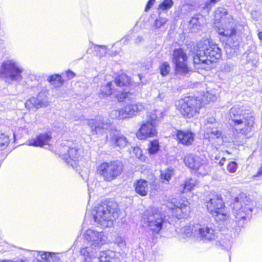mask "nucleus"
I'll return each mask as SVG.
<instances>
[{"label":"nucleus","mask_w":262,"mask_h":262,"mask_svg":"<svg viewBox=\"0 0 262 262\" xmlns=\"http://www.w3.org/2000/svg\"><path fill=\"white\" fill-rule=\"evenodd\" d=\"M221 57V51L218 46L208 39L201 40L198 43L196 55L193 57L194 68L199 70H209L212 62Z\"/></svg>","instance_id":"1"},{"label":"nucleus","mask_w":262,"mask_h":262,"mask_svg":"<svg viewBox=\"0 0 262 262\" xmlns=\"http://www.w3.org/2000/svg\"><path fill=\"white\" fill-rule=\"evenodd\" d=\"M230 124L238 134L247 135L252 130L255 118L243 106L235 105L229 113Z\"/></svg>","instance_id":"2"},{"label":"nucleus","mask_w":262,"mask_h":262,"mask_svg":"<svg viewBox=\"0 0 262 262\" xmlns=\"http://www.w3.org/2000/svg\"><path fill=\"white\" fill-rule=\"evenodd\" d=\"M93 214L95 223L103 228L111 227L118 217L116 205L110 201H104L95 207Z\"/></svg>","instance_id":"3"},{"label":"nucleus","mask_w":262,"mask_h":262,"mask_svg":"<svg viewBox=\"0 0 262 262\" xmlns=\"http://www.w3.org/2000/svg\"><path fill=\"white\" fill-rule=\"evenodd\" d=\"M215 24L219 34L227 37L236 34V24L232 15L223 7L218 8L214 12Z\"/></svg>","instance_id":"4"},{"label":"nucleus","mask_w":262,"mask_h":262,"mask_svg":"<svg viewBox=\"0 0 262 262\" xmlns=\"http://www.w3.org/2000/svg\"><path fill=\"white\" fill-rule=\"evenodd\" d=\"M251 200L245 194L235 198L233 203V214L235 222L239 226H242L251 216L252 209L250 206Z\"/></svg>","instance_id":"5"},{"label":"nucleus","mask_w":262,"mask_h":262,"mask_svg":"<svg viewBox=\"0 0 262 262\" xmlns=\"http://www.w3.org/2000/svg\"><path fill=\"white\" fill-rule=\"evenodd\" d=\"M0 71L6 82L12 84L20 82L23 79L24 68L14 59L5 60L2 63Z\"/></svg>","instance_id":"6"},{"label":"nucleus","mask_w":262,"mask_h":262,"mask_svg":"<svg viewBox=\"0 0 262 262\" xmlns=\"http://www.w3.org/2000/svg\"><path fill=\"white\" fill-rule=\"evenodd\" d=\"M165 221V215L160 209L156 208L146 210L141 220L144 226L148 227L151 231L156 233L162 229Z\"/></svg>","instance_id":"7"},{"label":"nucleus","mask_w":262,"mask_h":262,"mask_svg":"<svg viewBox=\"0 0 262 262\" xmlns=\"http://www.w3.org/2000/svg\"><path fill=\"white\" fill-rule=\"evenodd\" d=\"M175 105L177 109L184 117L191 118L199 114L202 103L196 98L187 97L177 100Z\"/></svg>","instance_id":"8"},{"label":"nucleus","mask_w":262,"mask_h":262,"mask_svg":"<svg viewBox=\"0 0 262 262\" xmlns=\"http://www.w3.org/2000/svg\"><path fill=\"white\" fill-rule=\"evenodd\" d=\"M123 169V165L121 162L112 161L99 165L97 168V173L104 181L110 182L120 175Z\"/></svg>","instance_id":"9"},{"label":"nucleus","mask_w":262,"mask_h":262,"mask_svg":"<svg viewBox=\"0 0 262 262\" xmlns=\"http://www.w3.org/2000/svg\"><path fill=\"white\" fill-rule=\"evenodd\" d=\"M123 108L113 110L110 114L112 119H125L131 118L137 116L140 112L143 111L145 107L143 103L129 101Z\"/></svg>","instance_id":"10"},{"label":"nucleus","mask_w":262,"mask_h":262,"mask_svg":"<svg viewBox=\"0 0 262 262\" xmlns=\"http://www.w3.org/2000/svg\"><path fill=\"white\" fill-rule=\"evenodd\" d=\"M84 243L93 246L94 248L100 249L108 242L107 235L102 231L90 228L84 231L82 234Z\"/></svg>","instance_id":"11"},{"label":"nucleus","mask_w":262,"mask_h":262,"mask_svg":"<svg viewBox=\"0 0 262 262\" xmlns=\"http://www.w3.org/2000/svg\"><path fill=\"white\" fill-rule=\"evenodd\" d=\"M99 249L85 243L80 249V256L85 262H107L106 253L104 251L98 253Z\"/></svg>","instance_id":"12"},{"label":"nucleus","mask_w":262,"mask_h":262,"mask_svg":"<svg viewBox=\"0 0 262 262\" xmlns=\"http://www.w3.org/2000/svg\"><path fill=\"white\" fill-rule=\"evenodd\" d=\"M207 208L216 220H224L228 216L224 207V203L222 198L219 195H214L207 202Z\"/></svg>","instance_id":"13"},{"label":"nucleus","mask_w":262,"mask_h":262,"mask_svg":"<svg viewBox=\"0 0 262 262\" xmlns=\"http://www.w3.org/2000/svg\"><path fill=\"white\" fill-rule=\"evenodd\" d=\"M185 165L190 168L196 171L198 175L204 176L210 170V167L206 164L205 161L198 156L188 155L184 158Z\"/></svg>","instance_id":"14"},{"label":"nucleus","mask_w":262,"mask_h":262,"mask_svg":"<svg viewBox=\"0 0 262 262\" xmlns=\"http://www.w3.org/2000/svg\"><path fill=\"white\" fill-rule=\"evenodd\" d=\"M166 206L172 210L173 215L178 219L185 218L191 212L190 203L187 200H181L177 203L176 199H172L167 201Z\"/></svg>","instance_id":"15"},{"label":"nucleus","mask_w":262,"mask_h":262,"mask_svg":"<svg viewBox=\"0 0 262 262\" xmlns=\"http://www.w3.org/2000/svg\"><path fill=\"white\" fill-rule=\"evenodd\" d=\"M82 148L80 147H63L61 149L60 155L68 165L75 168L76 161L81 156Z\"/></svg>","instance_id":"16"},{"label":"nucleus","mask_w":262,"mask_h":262,"mask_svg":"<svg viewBox=\"0 0 262 262\" xmlns=\"http://www.w3.org/2000/svg\"><path fill=\"white\" fill-rule=\"evenodd\" d=\"M172 61L176 65V71L178 73L186 74L188 72L186 64V53L182 49L175 50L172 54Z\"/></svg>","instance_id":"17"},{"label":"nucleus","mask_w":262,"mask_h":262,"mask_svg":"<svg viewBox=\"0 0 262 262\" xmlns=\"http://www.w3.org/2000/svg\"><path fill=\"white\" fill-rule=\"evenodd\" d=\"M194 228L197 236L205 242L215 240L217 235L214 230L211 227L205 224H195Z\"/></svg>","instance_id":"18"},{"label":"nucleus","mask_w":262,"mask_h":262,"mask_svg":"<svg viewBox=\"0 0 262 262\" xmlns=\"http://www.w3.org/2000/svg\"><path fill=\"white\" fill-rule=\"evenodd\" d=\"M49 102L46 92H41L36 97H33L28 99L25 103V106L30 110L36 111L38 108L47 106Z\"/></svg>","instance_id":"19"},{"label":"nucleus","mask_w":262,"mask_h":262,"mask_svg":"<svg viewBox=\"0 0 262 262\" xmlns=\"http://www.w3.org/2000/svg\"><path fill=\"white\" fill-rule=\"evenodd\" d=\"M157 134V132L153 123L149 122V121H144L136 133V136L139 139L143 140L155 137Z\"/></svg>","instance_id":"20"},{"label":"nucleus","mask_w":262,"mask_h":262,"mask_svg":"<svg viewBox=\"0 0 262 262\" xmlns=\"http://www.w3.org/2000/svg\"><path fill=\"white\" fill-rule=\"evenodd\" d=\"M204 137L205 139H208L209 142L213 143L216 140L217 145H221L224 142L222 132L215 127L207 126L205 129Z\"/></svg>","instance_id":"21"},{"label":"nucleus","mask_w":262,"mask_h":262,"mask_svg":"<svg viewBox=\"0 0 262 262\" xmlns=\"http://www.w3.org/2000/svg\"><path fill=\"white\" fill-rule=\"evenodd\" d=\"M88 125L91 128L93 134L96 135L103 133L110 126L108 123L100 119H90L88 121Z\"/></svg>","instance_id":"22"},{"label":"nucleus","mask_w":262,"mask_h":262,"mask_svg":"<svg viewBox=\"0 0 262 262\" xmlns=\"http://www.w3.org/2000/svg\"><path fill=\"white\" fill-rule=\"evenodd\" d=\"M51 140V135L47 133L40 134L35 138L27 141V144L29 146L42 147L46 145H49Z\"/></svg>","instance_id":"23"},{"label":"nucleus","mask_w":262,"mask_h":262,"mask_svg":"<svg viewBox=\"0 0 262 262\" xmlns=\"http://www.w3.org/2000/svg\"><path fill=\"white\" fill-rule=\"evenodd\" d=\"M110 136L112 143L115 144L120 147L123 148L127 144L128 141L126 138L119 130H112L110 132Z\"/></svg>","instance_id":"24"},{"label":"nucleus","mask_w":262,"mask_h":262,"mask_svg":"<svg viewBox=\"0 0 262 262\" xmlns=\"http://www.w3.org/2000/svg\"><path fill=\"white\" fill-rule=\"evenodd\" d=\"M135 190L137 193L142 196L147 195L148 190V182L144 179L137 180L134 183Z\"/></svg>","instance_id":"25"},{"label":"nucleus","mask_w":262,"mask_h":262,"mask_svg":"<svg viewBox=\"0 0 262 262\" xmlns=\"http://www.w3.org/2000/svg\"><path fill=\"white\" fill-rule=\"evenodd\" d=\"M177 137L180 142L186 145L191 144L194 140L193 134L189 131L183 132L178 130L177 132Z\"/></svg>","instance_id":"26"},{"label":"nucleus","mask_w":262,"mask_h":262,"mask_svg":"<svg viewBox=\"0 0 262 262\" xmlns=\"http://www.w3.org/2000/svg\"><path fill=\"white\" fill-rule=\"evenodd\" d=\"M38 255H40L41 259L46 260L47 262H60V253L50 252H37Z\"/></svg>","instance_id":"27"},{"label":"nucleus","mask_w":262,"mask_h":262,"mask_svg":"<svg viewBox=\"0 0 262 262\" xmlns=\"http://www.w3.org/2000/svg\"><path fill=\"white\" fill-rule=\"evenodd\" d=\"M136 96L133 93L124 90L123 92H119L116 95V99L119 102H127L134 100Z\"/></svg>","instance_id":"28"},{"label":"nucleus","mask_w":262,"mask_h":262,"mask_svg":"<svg viewBox=\"0 0 262 262\" xmlns=\"http://www.w3.org/2000/svg\"><path fill=\"white\" fill-rule=\"evenodd\" d=\"M163 112L162 111L156 110L153 112L148 113L146 117V121H149V122H152L156 125V121L162 118Z\"/></svg>","instance_id":"29"},{"label":"nucleus","mask_w":262,"mask_h":262,"mask_svg":"<svg viewBox=\"0 0 262 262\" xmlns=\"http://www.w3.org/2000/svg\"><path fill=\"white\" fill-rule=\"evenodd\" d=\"M112 86V82H109L106 84L101 85L99 93L100 97L104 98L110 96L112 94L113 89Z\"/></svg>","instance_id":"30"},{"label":"nucleus","mask_w":262,"mask_h":262,"mask_svg":"<svg viewBox=\"0 0 262 262\" xmlns=\"http://www.w3.org/2000/svg\"><path fill=\"white\" fill-rule=\"evenodd\" d=\"M115 83L120 87L126 86L130 83V79L125 74H121L115 78Z\"/></svg>","instance_id":"31"},{"label":"nucleus","mask_w":262,"mask_h":262,"mask_svg":"<svg viewBox=\"0 0 262 262\" xmlns=\"http://www.w3.org/2000/svg\"><path fill=\"white\" fill-rule=\"evenodd\" d=\"M173 172L172 169H167L162 171L160 174V179L163 183H168Z\"/></svg>","instance_id":"32"},{"label":"nucleus","mask_w":262,"mask_h":262,"mask_svg":"<svg viewBox=\"0 0 262 262\" xmlns=\"http://www.w3.org/2000/svg\"><path fill=\"white\" fill-rule=\"evenodd\" d=\"M199 18L192 17L189 21L190 28L192 32H195L201 28Z\"/></svg>","instance_id":"33"},{"label":"nucleus","mask_w":262,"mask_h":262,"mask_svg":"<svg viewBox=\"0 0 262 262\" xmlns=\"http://www.w3.org/2000/svg\"><path fill=\"white\" fill-rule=\"evenodd\" d=\"M10 142L9 136L0 132V150L5 149Z\"/></svg>","instance_id":"34"},{"label":"nucleus","mask_w":262,"mask_h":262,"mask_svg":"<svg viewBox=\"0 0 262 262\" xmlns=\"http://www.w3.org/2000/svg\"><path fill=\"white\" fill-rule=\"evenodd\" d=\"M48 80L51 84L55 86H58L62 84L61 77L59 75L55 74L50 76Z\"/></svg>","instance_id":"35"},{"label":"nucleus","mask_w":262,"mask_h":262,"mask_svg":"<svg viewBox=\"0 0 262 262\" xmlns=\"http://www.w3.org/2000/svg\"><path fill=\"white\" fill-rule=\"evenodd\" d=\"M194 225L195 224L192 225L186 226L184 227L182 229L183 233L187 237H190L192 235L197 236V233H195L194 230L193 229V228H194Z\"/></svg>","instance_id":"36"},{"label":"nucleus","mask_w":262,"mask_h":262,"mask_svg":"<svg viewBox=\"0 0 262 262\" xmlns=\"http://www.w3.org/2000/svg\"><path fill=\"white\" fill-rule=\"evenodd\" d=\"M196 184V181L194 179H189L185 181L184 185L183 191H190Z\"/></svg>","instance_id":"37"},{"label":"nucleus","mask_w":262,"mask_h":262,"mask_svg":"<svg viewBox=\"0 0 262 262\" xmlns=\"http://www.w3.org/2000/svg\"><path fill=\"white\" fill-rule=\"evenodd\" d=\"M172 0H164L163 2L159 6L158 9L163 11L170 9L173 5Z\"/></svg>","instance_id":"38"},{"label":"nucleus","mask_w":262,"mask_h":262,"mask_svg":"<svg viewBox=\"0 0 262 262\" xmlns=\"http://www.w3.org/2000/svg\"><path fill=\"white\" fill-rule=\"evenodd\" d=\"M114 242L122 250H124L126 249V243L124 239L118 236L115 238Z\"/></svg>","instance_id":"39"},{"label":"nucleus","mask_w":262,"mask_h":262,"mask_svg":"<svg viewBox=\"0 0 262 262\" xmlns=\"http://www.w3.org/2000/svg\"><path fill=\"white\" fill-rule=\"evenodd\" d=\"M167 20V19L165 17H160L155 20L154 26H155L156 28L159 29L166 24Z\"/></svg>","instance_id":"40"},{"label":"nucleus","mask_w":262,"mask_h":262,"mask_svg":"<svg viewBox=\"0 0 262 262\" xmlns=\"http://www.w3.org/2000/svg\"><path fill=\"white\" fill-rule=\"evenodd\" d=\"M161 74L165 76L168 74L170 71V67L167 62H164L160 67Z\"/></svg>","instance_id":"41"},{"label":"nucleus","mask_w":262,"mask_h":262,"mask_svg":"<svg viewBox=\"0 0 262 262\" xmlns=\"http://www.w3.org/2000/svg\"><path fill=\"white\" fill-rule=\"evenodd\" d=\"M216 96L215 94H213L209 92H207L204 95L202 98L204 103H207L210 101H214L216 99Z\"/></svg>","instance_id":"42"},{"label":"nucleus","mask_w":262,"mask_h":262,"mask_svg":"<svg viewBox=\"0 0 262 262\" xmlns=\"http://www.w3.org/2000/svg\"><path fill=\"white\" fill-rule=\"evenodd\" d=\"M159 142L157 140H154L150 142V145L148 148L150 154H154L157 152L159 150Z\"/></svg>","instance_id":"43"},{"label":"nucleus","mask_w":262,"mask_h":262,"mask_svg":"<svg viewBox=\"0 0 262 262\" xmlns=\"http://www.w3.org/2000/svg\"><path fill=\"white\" fill-rule=\"evenodd\" d=\"M133 153L135 155L136 157L140 159L141 160H144L145 157L142 155V150L138 147L134 148Z\"/></svg>","instance_id":"44"},{"label":"nucleus","mask_w":262,"mask_h":262,"mask_svg":"<svg viewBox=\"0 0 262 262\" xmlns=\"http://www.w3.org/2000/svg\"><path fill=\"white\" fill-rule=\"evenodd\" d=\"M237 168V164L235 162H231L227 165V170L231 173H234Z\"/></svg>","instance_id":"45"},{"label":"nucleus","mask_w":262,"mask_h":262,"mask_svg":"<svg viewBox=\"0 0 262 262\" xmlns=\"http://www.w3.org/2000/svg\"><path fill=\"white\" fill-rule=\"evenodd\" d=\"M155 2V0H149L146 5V6L145 8V11L146 12L148 11L149 9L151 7V6L153 5Z\"/></svg>","instance_id":"46"},{"label":"nucleus","mask_w":262,"mask_h":262,"mask_svg":"<svg viewBox=\"0 0 262 262\" xmlns=\"http://www.w3.org/2000/svg\"><path fill=\"white\" fill-rule=\"evenodd\" d=\"M164 98V95L158 91V96L156 97V101H162Z\"/></svg>","instance_id":"47"},{"label":"nucleus","mask_w":262,"mask_h":262,"mask_svg":"<svg viewBox=\"0 0 262 262\" xmlns=\"http://www.w3.org/2000/svg\"><path fill=\"white\" fill-rule=\"evenodd\" d=\"M143 40V38L142 36H138L136 39H135V42L136 44H139L140 42H141L142 41V40Z\"/></svg>","instance_id":"48"},{"label":"nucleus","mask_w":262,"mask_h":262,"mask_svg":"<svg viewBox=\"0 0 262 262\" xmlns=\"http://www.w3.org/2000/svg\"><path fill=\"white\" fill-rule=\"evenodd\" d=\"M67 74L69 78H73L75 76V74L71 71H68Z\"/></svg>","instance_id":"49"},{"label":"nucleus","mask_w":262,"mask_h":262,"mask_svg":"<svg viewBox=\"0 0 262 262\" xmlns=\"http://www.w3.org/2000/svg\"><path fill=\"white\" fill-rule=\"evenodd\" d=\"M96 47L99 48H101L102 49L104 52L105 53L106 50H107V47L106 46H104V45H102V46H99V45H96Z\"/></svg>","instance_id":"50"},{"label":"nucleus","mask_w":262,"mask_h":262,"mask_svg":"<svg viewBox=\"0 0 262 262\" xmlns=\"http://www.w3.org/2000/svg\"><path fill=\"white\" fill-rule=\"evenodd\" d=\"M231 241H228V243L227 244V245H226V246L224 245L223 244V243H222L221 244V245H222L223 247H224L225 248H228L230 247V246H231Z\"/></svg>","instance_id":"51"},{"label":"nucleus","mask_w":262,"mask_h":262,"mask_svg":"<svg viewBox=\"0 0 262 262\" xmlns=\"http://www.w3.org/2000/svg\"><path fill=\"white\" fill-rule=\"evenodd\" d=\"M215 122V119L213 118H209L208 120V122L210 123V124H213Z\"/></svg>","instance_id":"52"},{"label":"nucleus","mask_w":262,"mask_h":262,"mask_svg":"<svg viewBox=\"0 0 262 262\" xmlns=\"http://www.w3.org/2000/svg\"><path fill=\"white\" fill-rule=\"evenodd\" d=\"M225 161V158H222L221 160L219 162V165L220 166H223L224 164V162Z\"/></svg>","instance_id":"53"},{"label":"nucleus","mask_w":262,"mask_h":262,"mask_svg":"<svg viewBox=\"0 0 262 262\" xmlns=\"http://www.w3.org/2000/svg\"><path fill=\"white\" fill-rule=\"evenodd\" d=\"M0 262H24V261L23 260L12 261V260H4L0 261Z\"/></svg>","instance_id":"54"},{"label":"nucleus","mask_w":262,"mask_h":262,"mask_svg":"<svg viewBox=\"0 0 262 262\" xmlns=\"http://www.w3.org/2000/svg\"><path fill=\"white\" fill-rule=\"evenodd\" d=\"M261 174H262V166L259 168V170L258 171L256 176H258Z\"/></svg>","instance_id":"55"},{"label":"nucleus","mask_w":262,"mask_h":262,"mask_svg":"<svg viewBox=\"0 0 262 262\" xmlns=\"http://www.w3.org/2000/svg\"><path fill=\"white\" fill-rule=\"evenodd\" d=\"M261 174H262V166L259 168V170L258 171L256 176H258Z\"/></svg>","instance_id":"56"},{"label":"nucleus","mask_w":262,"mask_h":262,"mask_svg":"<svg viewBox=\"0 0 262 262\" xmlns=\"http://www.w3.org/2000/svg\"><path fill=\"white\" fill-rule=\"evenodd\" d=\"M258 38H259V39L262 40V32H259L258 33Z\"/></svg>","instance_id":"57"},{"label":"nucleus","mask_w":262,"mask_h":262,"mask_svg":"<svg viewBox=\"0 0 262 262\" xmlns=\"http://www.w3.org/2000/svg\"><path fill=\"white\" fill-rule=\"evenodd\" d=\"M128 36H126L123 39H125V41L127 40L128 39Z\"/></svg>","instance_id":"58"}]
</instances>
